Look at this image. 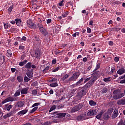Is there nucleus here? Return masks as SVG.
<instances>
[{"mask_svg": "<svg viewBox=\"0 0 125 125\" xmlns=\"http://www.w3.org/2000/svg\"><path fill=\"white\" fill-rule=\"evenodd\" d=\"M80 72H75L71 77L65 81V83H71V82H76V81L78 80L79 77H80Z\"/></svg>", "mask_w": 125, "mask_h": 125, "instance_id": "f257e3e1", "label": "nucleus"}, {"mask_svg": "<svg viewBox=\"0 0 125 125\" xmlns=\"http://www.w3.org/2000/svg\"><path fill=\"white\" fill-rule=\"evenodd\" d=\"M113 98L115 100H118V99H121L122 97L125 96V94L124 93L121 92L120 90H115L113 92Z\"/></svg>", "mask_w": 125, "mask_h": 125, "instance_id": "f03ea898", "label": "nucleus"}, {"mask_svg": "<svg viewBox=\"0 0 125 125\" xmlns=\"http://www.w3.org/2000/svg\"><path fill=\"white\" fill-rule=\"evenodd\" d=\"M84 95H86V90L83 87H79L78 97L81 99Z\"/></svg>", "mask_w": 125, "mask_h": 125, "instance_id": "7ed1b4c3", "label": "nucleus"}, {"mask_svg": "<svg viewBox=\"0 0 125 125\" xmlns=\"http://www.w3.org/2000/svg\"><path fill=\"white\" fill-rule=\"evenodd\" d=\"M50 114L51 115H56L54 116H52V117L54 118L55 117L56 118H58V119H62L67 115L66 113H59V111H56Z\"/></svg>", "mask_w": 125, "mask_h": 125, "instance_id": "20e7f679", "label": "nucleus"}, {"mask_svg": "<svg viewBox=\"0 0 125 125\" xmlns=\"http://www.w3.org/2000/svg\"><path fill=\"white\" fill-rule=\"evenodd\" d=\"M83 80L84 78L83 77H82L81 79L77 81L75 83L72 84L71 85V87L74 88L75 87H79V86L83 85Z\"/></svg>", "mask_w": 125, "mask_h": 125, "instance_id": "39448f33", "label": "nucleus"}, {"mask_svg": "<svg viewBox=\"0 0 125 125\" xmlns=\"http://www.w3.org/2000/svg\"><path fill=\"white\" fill-rule=\"evenodd\" d=\"M94 72L91 74V77L92 78V79L91 81L93 82L94 83H95L96 81H97V79L99 78V73H98V71H93Z\"/></svg>", "mask_w": 125, "mask_h": 125, "instance_id": "423d86ee", "label": "nucleus"}, {"mask_svg": "<svg viewBox=\"0 0 125 125\" xmlns=\"http://www.w3.org/2000/svg\"><path fill=\"white\" fill-rule=\"evenodd\" d=\"M88 117L86 116V112L84 113L83 114H81L78 116L77 117V120L79 122H81L82 121H84L85 120H87L89 119Z\"/></svg>", "mask_w": 125, "mask_h": 125, "instance_id": "0eeeda50", "label": "nucleus"}, {"mask_svg": "<svg viewBox=\"0 0 125 125\" xmlns=\"http://www.w3.org/2000/svg\"><path fill=\"white\" fill-rule=\"evenodd\" d=\"M83 107V104H79L76 106L73 107L71 109L72 113H75V112H77V111H80V109H82Z\"/></svg>", "mask_w": 125, "mask_h": 125, "instance_id": "6e6552de", "label": "nucleus"}, {"mask_svg": "<svg viewBox=\"0 0 125 125\" xmlns=\"http://www.w3.org/2000/svg\"><path fill=\"white\" fill-rule=\"evenodd\" d=\"M97 114V111L95 109H90L86 113V117H92V116H95Z\"/></svg>", "mask_w": 125, "mask_h": 125, "instance_id": "1a4fd4ad", "label": "nucleus"}, {"mask_svg": "<svg viewBox=\"0 0 125 125\" xmlns=\"http://www.w3.org/2000/svg\"><path fill=\"white\" fill-rule=\"evenodd\" d=\"M26 23L27 24V26L29 28H30V29H36L37 25L36 24H34L33 22H32V20H29L26 21Z\"/></svg>", "mask_w": 125, "mask_h": 125, "instance_id": "9d476101", "label": "nucleus"}, {"mask_svg": "<svg viewBox=\"0 0 125 125\" xmlns=\"http://www.w3.org/2000/svg\"><path fill=\"white\" fill-rule=\"evenodd\" d=\"M93 84H94V82L92 80H90L87 83L83 86V87L87 90V88H89V87L92 86Z\"/></svg>", "mask_w": 125, "mask_h": 125, "instance_id": "9b49d317", "label": "nucleus"}, {"mask_svg": "<svg viewBox=\"0 0 125 125\" xmlns=\"http://www.w3.org/2000/svg\"><path fill=\"white\" fill-rule=\"evenodd\" d=\"M33 56L36 58V59H40V57H41V50H40L39 48H36L35 49V52Z\"/></svg>", "mask_w": 125, "mask_h": 125, "instance_id": "f8f14e48", "label": "nucleus"}, {"mask_svg": "<svg viewBox=\"0 0 125 125\" xmlns=\"http://www.w3.org/2000/svg\"><path fill=\"white\" fill-rule=\"evenodd\" d=\"M42 20H40V21L37 23V25L39 29V31L43 29V25H42Z\"/></svg>", "mask_w": 125, "mask_h": 125, "instance_id": "ddd939ff", "label": "nucleus"}, {"mask_svg": "<svg viewBox=\"0 0 125 125\" xmlns=\"http://www.w3.org/2000/svg\"><path fill=\"white\" fill-rule=\"evenodd\" d=\"M41 34L44 36V37H46L47 35H48V32L47 31V30L44 29V28H42L41 30H40Z\"/></svg>", "mask_w": 125, "mask_h": 125, "instance_id": "4468645a", "label": "nucleus"}, {"mask_svg": "<svg viewBox=\"0 0 125 125\" xmlns=\"http://www.w3.org/2000/svg\"><path fill=\"white\" fill-rule=\"evenodd\" d=\"M29 111L28 109H24L23 110L20 111V112H18V115L19 116H23L25 114H27V112Z\"/></svg>", "mask_w": 125, "mask_h": 125, "instance_id": "2eb2a0df", "label": "nucleus"}, {"mask_svg": "<svg viewBox=\"0 0 125 125\" xmlns=\"http://www.w3.org/2000/svg\"><path fill=\"white\" fill-rule=\"evenodd\" d=\"M33 71H34L33 69H31V70H28L26 72V75L28 78L31 79V78H33Z\"/></svg>", "mask_w": 125, "mask_h": 125, "instance_id": "dca6fc26", "label": "nucleus"}, {"mask_svg": "<svg viewBox=\"0 0 125 125\" xmlns=\"http://www.w3.org/2000/svg\"><path fill=\"white\" fill-rule=\"evenodd\" d=\"M125 72V69L124 67H121V69H119L117 72V74H118V75H123V74H124Z\"/></svg>", "mask_w": 125, "mask_h": 125, "instance_id": "f3484780", "label": "nucleus"}, {"mask_svg": "<svg viewBox=\"0 0 125 125\" xmlns=\"http://www.w3.org/2000/svg\"><path fill=\"white\" fill-rule=\"evenodd\" d=\"M25 105V103L23 101H19L17 103V106L19 108H22Z\"/></svg>", "mask_w": 125, "mask_h": 125, "instance_id": "a211bd4d", "label": "nucleus"}, {"mask_svg": "<svg viewBox=\"0 0 125 125\" xmlns=\"http://www.w3.org/2000/svg\"><path fill=\"white\" fill-rule=\"evenodd\" d=\"M15 21H16V24L17 26H23L21 24V23L22 22L21 19H15Z\"/></svg>", "mask_w": 125, "mask_h": 125, "instance_id": "6ab92c4d", "label": "nucleus"}, {"mask_svg": "<svg viewBox=\"0 0 125 125\" xmlns=\"http://www.w3.org/2000/svg\"><path fill=\"white\" fill-rule=\"evenodd\" d=\"M119 113V110L115 109L113 112V114L112 115V119H115L118 117V114Z\"/></svg>", "mask_w": 125, "mask_h": 125, "instance_id": "aec40b11", "label": "nucleus"}, {"mask_svg": "<svg viewBox=\"0 0 125 125\" xmlns=\"http://www.w3.org/2000/svg\"><path fill=\"white\" fill-rule=\"evenodd\" d=\"M21 94H28V87L23 88L21 91Z\"/></svg>", "mask_w": 125, "mask_h": 125, "instance_id": "412c9836", "label": "nucleus"}, {"mask_svg": "<svg viewBox=\"0 0 125 125\" xmlns=\"http://www.w3.org/2000/svg\"><path fill=\"white\" fill-rule=\"evenodd\" d=\"M12 114H13V112L12 111L10 112L9 113L6 114L3 116V118L4 119H7V118H9V117H11L12 116Z\"/></svg>", "mask_w": 125, "mask_h": 125, "instance_id": "4be33fe9", "label": "nucleus"}, {"mask_svg": "<svg viewBox=\"0 0 125 125\" xmlns=\"http://www.w3.org/2000/svg\"><path fill=\"white\" fill-rule=\"evenodd\" d=\"M69 75L68 74H65L62 78H61L62 81V82H64L65 81H67V79H68V78H69Z\"/></svg>", "mask_w": 125, "mask_h": 125, "instance_id": "5701e85b", "label": "nucleus"}, {"mask_svg": "<svg viewBox=\"0 0 125 125\" xmlns=\"http://www.w3.org/2000/svg\"><path fill=\"white\" fill-rule=\"evenodd\" d=\"M2 60L3 61L2 64H3L4 62H5V56L2 55L1 53H0V62H1Z\"/></svg>", "mask_w": 125, "mask_h": 125, "instance_id": "b1692460", "label": "nucleus"}, {"mask_svg": "<svg viewBox=\"0 0 125 125\" xmlns=\"http://www.w3.org/2000/svg\"><path fill=\"white\" fill-rule=\"evenodd\" d=\"M6 56L7 57L10 58L12 56V53L11 52V50L8 49L7 50V53H6Z\"/></svg>", "mask_w": 125, "mask_h": 125, "instance_id": "393cba45", "label": "nucleus"}, {"mask_svg": "<svg viewBox=\"0 0 125 125\" xmlns=\"http://www.w3.org/2000/svg\"><path fill=\"white\" fill-rule=\"evenodd\" d=\"M118 105H125V99H121L117 102Z\"/></svg>", "mask_w": 125, "mask_h": 125, "instance_id": "a878e982", "label": "nucleus"}, {"mask_svg": "<svg viewBox=\"0 0 125 125\" xmlns=\"http://www.w3.org/2000/svg\"><path fill=\"white\" fill-rule=\"evenodd\" d=\"M103 113H104V112H103V110H101L99 114L96 116V119H97L98 120H100V119H101V117H102V115H103Z\"/></svg>", "mask_w": 125, "mask_h": 125, "instance_id": "bb28decb", "label": "nucleus"}, {"mask_svg": "<svg viewBox=\"0 0 125 125\" xmlns=\"http://www.w3.org/2000/svg\"><path fill=\"white\" fill-rule=\"evenodd\" d=\"M7 102H13V101H16V100H15L14 98L12 97H9L7 98L6 99Z\"/></svg>", "mask_w": 125, "mask_h": 125, "instance_id": "cd10ccee", "label": "nucleus"}, {"mask_svg": "<svg viewBox=\"0 0 125 125\" xmlns=\"http://www.w3.org/2000/svg\"><path fill=\"white\" fill-rule=\"evenodd\" d=\"M7 111H10V109L13 107V105L11 104H6L5 105Z\"/></svg>", "mask_w": 125, "mask_h": 125, "instance_id": "c85d7f7f", "label": "nucleus"}, {"mask_svg": "<svg viewBox=\"0 0 125 125\" xmlns=\"http://www.w3.org/2000/svg\"><path fill=\"white\" fill-rule=\"evenodd\" d=\"M33 39L36 42H40L41 41V39L40 38L39 35H34L33 36Z\"/></svg>", "mask_w": 125, "mask_h": 125, "instance_id": "c756f323", "label": "nucleus"}, {"mask_svg": "<svg viewBox=\"0 0 125 125\" xmlns=\"http://www.w3.org/2000/svg\"><path fill=\"white\" fill-rule=\"evenodd\" d=\"M53 123H57V121H47L45 122L43 125H51Z\"/></svg>", "mask_w": 125, "mask_h": 125, "instance_id": "7c9ffc66", "label": "nucleus"}, {"mask_svg": "<svg viewBox=\"0 0 125 125\" xmlns=\"http://www.w3.org/2000/svg\"><path fill=\"white\" fill-rule=\"evenodd\" d=\"M89 104L90 106H96L97 103L93 100H90L89 102Z\"/></svg>", "mask_w": 125, "mask_h": 125, "instance_id": "2f4dec72", "label": "nucleus"}, {"mask_svg": "<svg viewBox=\"0 0 125 125\" xmlns=\"http://www.w3.org/2000/svg\"><path fill=\"white\" fill-rule=\"evenodd\" d=\"M31 66H32V62H29L25 65V68L26 69H31Z\"/></svg>", "mask_w": 125, "mask_h": 125, "instance_id": "473e14b6", "label": "nucleus"}, {"mask_svg": "<svg viewBox=\"0 0 125 125\" xmlns=\"http://www.w3.org/2000/svg\"><path fill=\"white\" fill-rule=\"evenodd\" d=\"M17 79L19 83H23V77H22V76H17Z\"/></svg>", "mask_w": 125, "mask_h": 125, "instance_id": "72a5a7b5", "label": "nucleus"}, {"mask_svg": "<svg viewBox=\"0 0 125 125\" xmlns=\"http://www.w3.org/2000/svg\"><path fill=\"white\" fill-rule=\"evenodd\" d=\"M28 62V61L24 60L23 62H21L19 63V65L20 66V67H22V66H24V65H25V64Z\"/></svg>", "mask_w": 125, "mask_h": 125, "instance_id": "f704fd0d", "label": "nucleus"}, {"mask_svg": "<svg viewBox=\"0 0 125 125\" xmlns=\"http://www.w3.org/2000/svg\"><path fill=\"white\" fill-rule=\"evenodd\" d=\"M56 104H53L50 108V110H49V112L50 113L52 112V111L55 110L56 109Z\"/></svg>", "mask_w": 125, "mask_h": 125, "instance_id": "c9c22d12", "label": "nucleus"}, {"mask_svg": "<svg viewBox=\"0 0 125 125\" xmlns=\"http://www.w3.org/2000/svg\"><path fill=\"white\" fill-rule=\"evenodd\" d=\"M56 107L57 109H63L64 107V105L62 104H56Z\"/></svg>", "mask_w": 125, "mask_h": 125, "instance_id": "e433bc0d", "label": "nucleus"}, {"mask_svg": "<svg viewBox=\"0 0 125 125\" xmlns=\"http://www.w3.org/2000/svg\"><path fill=\"white\" fill-rule=\"evenodd\" d=\"M12 9H13V5H11L8 9V13L10 14L12 12Z\"/></svg>", "mask_w": 125, "mask_h": 125, "instance_id": "4c0bfd02", "label": "nucleus"}, {"mask_svg": "<svg viewBox=\"0 0 125 125\" xmlns=\"http://www.w3.org/2000/svg\"><path fill=\"white\" fill-rule=\"evenodd\" d=\"M50 86H51V87H56V86H58V83L57 82L52 83L50 84Z\"/></svg>", "mask_w": 125, "mask_h": 125, "instance_id": "58836bf2", "label": "nucleus"}, {"mask_svg": "<svg viewBox=\"0 0 125 125\" xmlns=\"http://www.w3.org/2000/svg\"><path fill=\"white\" fill-rule=\"evenodd\" d=\"M112 5H115L116 4H117L118 5H119V4H121L122 3V2L120 1H115V2H112Z\"/></svg>", "mask_w": 125, "mask_h": 125, "instance_id": "ea45409f", "label": "nucleus"}, {"mask_svg": "<svg viewBox=\"0 0 125 125\" xmlns=\"http://www.w3.org/2000/svg\"><path fill=\"white\" fill-rule=\"evenodd\" d=\"M21 91L20 90V89L17 90L14 94L15 97H17V96H19V95H20Z\"/></svg>", "mask_w": 125, "mask_h": 125, "instance_id": "a19ab883", "label": "nucleus"}, {"mask_svg": "<svg viewBox=\"0 0 125 125\" xmlns=\"http://www.w3.org/2000/svg\"><path fill=\"white\" fill-rule=\"evenodd\" d=\"M39 108L38 106H36L34 108H33L32 110H30L29 113L30 114H32L33 113H34V112H36L37 111V109Z\"/></svg>", "mask_w": 125, "mask_h": 125, "instance_id": "79ce46f5", "label": "nucleus"}, {"mask_svg": "<svg viewBox=\"0 0 125 125\" xmlns=\"http://www.w3.org/2000/svg\"><path fill=\"white\" fill-rule=\"evenodd\" d=\"M109 114L107 113H105L104 115V120H108L109 119Z\"/></svg>", "mask_w": 125, "mask_h": 125, "instance_id": "37998d69", "label": "nucleus"}, {"mask_svg": "<svg viewBox=\"0 0 125 125\" xmlns=\"http://www.w3.org/2000/svg\"><path fill=\"white\" fill-rule=\"evenodd\" d=\"M99 68H100V63H98L96 65L95 69L93 70V72H96V71H97V70H98Z\"/></svg>", "mask_w": 125, "mask_h": 125, "instance_id": "c03bdc74", "label": "nucleus"}, {"mask_svg": "<svg viewBox=\"0 0 125 125\" xmlns=\"http://www.w3.org/2000/svg\"><path fill=\"white\" fill-rule=\"evenodd\" d=\"M121 28L118 27L117 28L116 27H115L112 28L113 31H114L115 32H119V31H121Z\"/></svg>", "mask_w": 125, "mask_h": 125, "instance_id": "a18cd8bd", "label": "nucleus"}, {"mask_svg": "<svg viewBox=\"0 0 125 125\" xmlns=\"http://www.w3.org/2000/svg\"><path fill=\"white\" fill-rule=\"evenodd\" d=\"M24 83H28V82H30L31 81V79L28 78L27 76H25L24 77Z\"/></svg>", "mask_w": 125, "mask_h": 125, "instance_id": "49530a36", "label": "nucleus"}, {"mask_svg": "<svg viewBox=\"0 0 125 125\" xmlns=\"http://www.w3.org/2000/svg\"><path fill=\"white\" fill-rule=\"evenodd\" d=\"M91 80H92L91 76L84 79V83H87V82L90 81Z\"/></svg>", "mask_w": 125, "mask_h": 125, "instance_id": "de8ad7c7", "label": "nucleus"}, {"mask_svg": "<svg viewBox=\"0 0 125 125\" xmlns=\"http://www.w3.org/2000/svg\"><path fill=\"white\" fill-rule=\"evenodd\" d=\"M104 81L105 82H111V77L105 78L104 79Z\"/></svg>", "mask_w": 125, "mask_h": 125, "instance_id": "09e8293b", "label": "nucleus"}, {"mask_svg": "<svg viewBox=\"0 0 125 125\" xmlns=\"http://www.w3.org/2000/svg\"><path fill=\"white\" fill-rule=\"evenodd\" d=\"M117 125H125V123H124V121L122 119H121Z\"/></svg>", "mask_w": 125, "mask_h": 125, "instance_id": "8fccbe9b", "label": "nucleus"}, {"mask_svg": "<svg viewBox=\"0 0 125 125\" xmlns=\"http://www.w3.org/2000/svg\"><path fill=\"white\" fill-rule=\"evenodd\" d=\"M49 70V66H46L42 71L43 73H46Z\"/></svg>", "mask_w": 125, "mask_h": 125, "instance_id": "3c124183", "label": "nucleus"}, {"mask_svg": "<svg viewBox=\"0 0 125 125\" xmlns=\"http://www.w3.org/2000/svg\"><path fill=\"white\" fill-rule=\"evenodd\" d=\"M108 91V89L106 87H104L102 93H106Z\"/></svg>", "mask_w": 125, "mask_h": 125, "instance_id": "603ef678", "label": "nucleus"}, {"mask_svg": "<svg viewBox=\"0 0 125 125\" xmlns=\"http://www.w3.org/2000/svg\"><path fill=\"white\" fill-rule=\"evenodd\" d=\"M38 94V91L36 89H34L32 91V94L34 96Z\"/></svg>", "mask_w": 125, "mask_h": 125, "instance_id": "864d4df0", "label": "nucleus"}, {"mask_svg": "<svg viewBox=\"0 0 125 125\" xmlns=\"http://www.w3.org/2000/svg\"><path fill=\"white\" fill-rule=\"evenodd\" d=\"M112 113H113V109L112 108L108 109V110L107 112V113L109 115H111V114H112Z\"/></svg>", "mask_w": 125, "mask_h": 125, "instance_id": "5fc2aeb1", "label": "nucleus"}, {"mask_svg": "<svg viewBox=\"0 0 125 125\" xmlns=\"http://www.w3.org/2000/svg\"><path fill=\"white\" fill-rule=\"evenodd\" d=\"M4 24V28L5 29V30H7V29H8V23H5L4 22H3Z\"/></svg>", "mask_w": 125, "mask_h": 125, "instance_id": "6e6d98bb", "label": "nucleus"}, {"mask_svg": "<svg viewBox=\"0 0 125 125\" xmlns=\"http://www.w3.org/2000/svg\"><path fill=\"white\" fill-rule=\"evenodd\" d=\"M39 105H41V103H36L33 104L32 107H37V106H39Z\"/></svg>", "mask_w": 125, "mask_h": 125, "instance_id": "4d7b16f0", "label": "nucleus"}, {"mask_svg": "<svg viewBox=\"0 0 125 125\" xmlns=\"http://www.w3.org/2000/svg\"><path fill=\"white\" fill-rule=\"evenodd\" d=\"M49 82L50 83H55L56 82H57V78H53L52 80H50Z\"/></svg>", "mask_w": 125, "mask_h": 125, "instance_id": "13d9d810", "label": "nucleus"}, {"mask_svg": "<svg viewBox=\"0 0 125 125\" xmlns=\"http://www.w3.org/2000/svg\"><path fill=\"white\" fill-rule=\"evenodd\" d=\"M114 61L115 62H116V63L119 62V61H120V58L119 57H115L114 58Z\"/></svg>", "mask_w": 125, "mask_h": 125, "instance_id": "bf43d9fd", "label": "nucleus"}, {"mask_svg": "<svg viewBox=\"0 0 125 125\" xmlns=\"http://www.w3.org/2000/svg\"><path fill=\"white\" fill-rule=\"evenodd\" d=\"M19 49L21 50H25V46L20 45L19 46Z\"/></svg>", "mask_w": 125, "mask_h": 125, "instance_id": "052dcab7", "label": "nucleus"}, {"mask_svg": "<svg viewBox=\"0 0 125 125\" xmlns=\"http://www.w3.org/2000/svg\"><path fill=\"white\" fill-rule=\"evenodd\" d=\"M26 41H27V37H25V36H23L21 38V42H26Z\"/></svg>", "mask_w": 125, "mask_h": 125, "instance_id": "680f3d73", "label": "nucleus"}, {"mask_svg": "<svg viewBox=\"0 0 125 125\" xmlns=\"http://www.w3.org/2000/svg\"><path fill=\"white\" fill-rule=\"evenodd\" d=\"M91 68H92V63H91V64L87 68V71H90Z\"/></svg>", "mask_w": 125, "mask_h": 125, "instance_id": "e2e57ef3", "label": "nucleus"}, {"mask_svg": "<svg viewBox=\"0 0 125 125\" xmlns=\"http://www.w3.org/2000/svg\"><path fill=\"white\" fill-rule=\"evenodd\" d=\"M53 104H56V105H58L59 104V101H53Z\"/></svg>", "mask_w": 125, "mask_h": 125, "instance_id": "0e129e2a", "label": "nucleus"}, {"mask_svg": "<svg viewBox=\"0 0 125 125\" xmlns=\"http://www.w3.org/2000/svg\"><path fill=\"white\" fill-rule=\"evenodd\" d=\"M87 32L88 34H90V33H91V29L89 27H87Z\"/></svg>", "mask_w": 125, "mask_h": 125, "instance_id": "69168bd1", "label": "nucleus"}, {"mask_svg": "<svg viewBox=\"0 0 125 125\" xmlns=\"http://www.w3.org/2000/svg\"><path fill=\"white\" fill-rule=\"evenodd\" d=\"M60 68L59 67L55 68L53 70L52 72H57L59 70Z\"/></svg>", "mask_w": 125, "mask_h": 125, "instance_id": "338daca9", "label": "nucleus"}, {"mask_svg": "<svg viewBox=\"0 0 125 125\" xmlns=\"http://www.w3.org/2000/svg\"><path fill=\"white\" fill-rule=\"evenodd\" d=\"M56 62H57V60L55 59L52 61V64H56Z\"/></svg>", "mask_w": 125, "mask_h": 125, "instance_id": "774afa93", "label": "nucleus"}]
</instances>
